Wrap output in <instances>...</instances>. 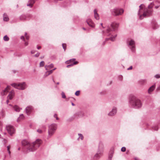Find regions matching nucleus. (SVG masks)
<instances>
[{"mask_svg": "<svg viewBox=\"0 0 160 160\" xmlns=\"http://www.w3.org/2000/svg\"><path fill=\"white\" fill-rule=\"evenodd\" d=\"M26 39H27V40H28L29 39V36L28 35H27V36H26L25 37Z\"/></svg>", "mask_w": 160, "mask_h": 160, "instance_id": "obj_47", "label": "nucleus"}, {"mask_svg": "<svg viewBox=\"0 0 160 160\" xmlns=\"http://www.w3.org/2000/svg\"><path fill=\"white\" fill-rule=\"evenodd\" d=\"M152 129L154 130L157 131L158 129V128L157 126L155 125L152 127Z\"/></svg>", "mask_w": 160, "mask_h": 160, "instance_id": "obj_31", "label": "nucleus"}, {"mask_svg": "<svg viewBox=\"0 0 160 160\" xmlns=\"http://www.w3.org/2000/svg\"><path fill=\"white\" fill-rule=\"evenodd\" d=\"M50 75V74H49V72H48L47 71V72H45L44 75V77L45 78V77H47L48 76V75Z\"/></svg>", "mask_w": 160, "mask_h": 160, "instance_id": "obj_33", "label": "nucleus"}, {"mask_svg": "<svg viewBox=\"0 0 160 160\" xmlns=\"http://www.w3.org/2000/svg\"><path fill=\"white\" fill-rule=\"evenodd\" d=\"M3 40L5 41H8L9 40V38L6 35L4 37Z\"/></svg>", "mask_w": 160, "mask_h": 160, "instance_id": "obj_27", "label": "nucleus"}, {"mask_svg": "<svg viewBox=\"0 0 160 160\" xmlns=\"http://www.w3.org/2000/svg\"><path fill=\"white\" fill-rule=\"evenodd\" d=\"M80 91H77L75 93V95L77 96H78L80 94Z\"/></svg>", "mask_w": 160, "mask_h": 160, "instance_id": "obj_37", "label": "nucleus"}, {"mask_svg": "<svg viewBox=\"0 0 160 160\" xmlns=\"http://www.w3.org/2000/svg\"><path fill=\"white\" fill-rule=\"evenodd\" d=\"M6 129L9 134L11 135H12L15 132V130L14 127L11 125L7 126Z\"/></svg>", "mask_w": 160, "mask_h": 160, "instance_id": "obj_8", "label": "nucleus"}, {"mask_svg": "<svg viewBox=\"0 0 160 160\" xmlns=\"http://www.w3.org/2000/svg\"><path fill=\"white\" fill-rule=\"evenodd\" d=\"M40 55V53L39 52L37 53L34 55V57H39Z\"/></svg>", "mask_w": 160, "mask_h": 160, "instance_id": "obj_43", "label": "nucleus"}, {"mask_svg": "<svg viewBox=\"0 0 160 160\" xmlns=\"http://www.w3.org/2000/svg\"><path fill=\"white\" fill-rule=\"evenodd\" d=\"M9 19L6 13H4L3 14V20L4 21L7 22L9 21Z\"/></svg>", "mask_w": 160, "mask_h": 160, "instance_id": "obj_20", "label": "nucleus"}, {"mask_svg": "<svg viewBox=\"0 0 160 160\" xmlns=\"http://www.w3.org/2000/svg\"><path fill=\"white\" fill-rule=\"evenodd\" d=\"M9 100H7V101H6V102H7V104H8V103L9 102Z\"/></svg>", "mask_w": 160, "mask_h": 160, "instance_id": "obj_55", "label": "nucleus"}, {"mask_svg": "<svg viewBox=\"0 0 160 160\" xmlns=\"http://www.w3.org/2000/svg\"><path fill=\"white\" fill-rule=\"evenodd\" d=\"M56 68H54L52 70H53V71L54 70H56Z\"/></svg>", "mask_w": 160, "mask_h": 160, "instance_id": "obj_58", "label": "nucleus"}, {"mask_svg": "<svg viewBox=\"0 0 160 160\" xmlns=\"http://www.w3.org/2000/svg\"><path fill=\"white\" fill-rule=\"evenodd\" d=\"M132 66H131L129 68H128L127 69L128 70H131V69H132Z\"/></svg>", "mask_w": 160, "mask_h": 160, "instance_id": "obj_48", "label": "nucleus"}, {"mask_svg": "<svg viewBox=\"0 0 160 160\" xmlns=\"http://www.w3.org/2000/svg\"><path fill=\"white\" fill-rule=\"evenodd\" d=\"M103 151L102 150L98 151L97 153L95 154L93 158L91 160H98L102 155Z\"/></svg>", "mask_w": 160, "mask_h": 160, "instance_id": "obj_9", "label": "nucleus"}, {"mask_svg": "<svg viewBox=\"0 0 160 160\" xmlns=\"http://www.w3.org/2000/svg\"><path fill=\"white\" fill-rule=\"evenodd\" d=\"M54 66L53 64H51L49 65H46L45 68L46 70H48L53 68Z\"/></svg>", "mask_w": 160, "mask_h": 160, "instance_id": "obj_18", "label": "nucleus"}, {"mask_svg": "<svg viewBox=\"0 0 160 160\" xmlns=\"http://www.w3.org/2000/svg\"><path fill=\"white\" fill-rule=\"evenodd\" d=\"M22 142L23 146L26 147L27 152H33L39 147L42 141L41 139H37L35 142L30 143L26 140H23Z\"/></svg>", "mask_w": 160, "mask_h": 160, "instance_id": "obj_2", "label": "nucleus"}, {"mask_svg": "<svg viewBox=\"0 0 160 160\" xmlns=\"http://www.w3.org/2000/svg\"><path fill=\"white\" fill-rule=\"evenodd\" d=\"M32 109V107L31 106H28L26 108V112L28 115H29Z\"/></svg>", "mask_w": 160, "mask_h": 160, "instance_id": "obj_14", "label": "nucleus"}, {"mask_svg": "<svg viewBox=\"0 0 160 160\" xmlns=\"http://www.w3.org/2000/svg\"><path fill=\"white\" fill-rule=\"evenodd\" d=\"M83 30H85L86 29V28H83Z\"/></svg>", "mask_w": 160, "mask_h": 160, "instance_id": "obj_60", "label": "nucleus"}, {"mask_svg": "<svg viewBox=\"0 0 160 160\" xmlns=\"http://www.w3.org/2000/svg\"><path fill=\"white\" fill-rule=\"evenodd\" d=\"M129 104L130 106L135 108H139L142 106L140 100L134 96L129 98Z\"/></svg>", "mask_w": 160, "mask_h": 160, "instance_id": "obj_3", "label": "nucleus"}, {"mask_svg": "<svg viewBox=\"0 0 160 160\" xmlns=\"http://www.w3.org/2000/svg\"><path fill=\"white\" fill-rule=\"evenodd\" d=\"M155 85H153L152 86H151L148 89V93L149 94H150L155 89Z\"/></svg>", "mask_w": 160, "mask_h": 160, "instance_id": "obj_19", "label": "nucleus"}, {"mask_svg": "<svg viewBox=\"0 0 160 160\" xmlns=\"http://www.w3.org/2000/svg\"><path fill=\"white\" fill-rule=\"evenodd\" d=\"M62 98H66V96H65V95L64 93L63 92H62Z\"/></svg>", "mask_w": 160, "mask_h": 160, "instance_id": "obj_36", "label": "nucleus"}, {"mask_svg": "<svg viewBox=\"0 0 160 160\" xmlns=\"http://www.w3.org/2000/svg\"><path fill=\"white\" fill-rule=\"evenodd\" d=\"M37 132L40 133H41L42 132V131L41 130L39 129L37 130Z\"/></svg>", "mask_w": 160, "mask_h": 160, "instance_id": "obj_44", "label": "nucleus"}, {"mask_svg": "<svg viewBox=\"0 0 160 160\" xmlns=\"http://www.w3.org/2000/svg\"><path fill=\"white\" fill-rule=\"evenodd\" d=\"M14 92L13 90H12L9 93V94L8 96V98H9V99L11 100L14 96Z\"/></svg>", "mask_w": 160, "mask_h": 160, "instance_id": "obj_17", "label": "nucleus"}, {"mask_svg": "<svg viewBox=\"0 0 160 160\" xmlns=\"http://www.w3.org/2000/svg\"><path fill=\"white\" fill-rule=\"evenodd\" d=\"M27 35H27V33L26 32H25V37L26 36H27Z\"/></svg>", "mask_w": 160, "mask_h": 160, "instance_id": "obj_56", "label": "nucleus"}, {"mask_svg": "<svg viewBox=\"0 0 160 160\" xmlns=\"http://www.w3.org/2000/svg\"><path fill=\"white\" fill-rule=\"evenodd\" d=\"M52 80H53V82H54V79H53V78H52Z\"/></svg>", "mask_w": 160, "mask_h": 160, "instance_id": "obj_63", "label": "nucleus"}, {"mask_svg": "<svg viewBox=\"0 0 160 160\" xmlns=\"http://www.w3.org/2000/svg\"><path fill=\"white\" fill-rule=\"evenodd\" d=\"M78 63V62L77 61L74 62L73 63H71V64H69L67 66V67L68 68H69L73 66L74 65H76Z\"/></svg>", "mask_w": 160, "mask_h": 160, "instance_id": "obj_25", "label": "nucleus"}, {"mask_svg": "<svg viewBox=\"0 0 160 160\" xmlns=\"http://www.w3.org/2000/svg\"><path fill=\"white\" fill-rule=\"evenodd\" d=\"M117 112V108L114 107L111 111L108 114V115L110 116H113L115 115Z\"/></svg>", "mask_w": 160, "mask_h": 160, "instance_id": "obj_12", "label": "nucleus"}, {"mask_svg": "<svg viewBox=\"0 0 160 160\" xmlns=\"http://www.w3.org/2000/svg\"><path fill=\"white\" fill-rule=\"evenodd\" d=\"M109 40H110V39H109ZM108 41V40H105V41H104V42H102V45H104L105 44V42H106V41Z\"/></svg>", "mask_w": 160, "mask_h": 160, "instance_id": "obj_49", "label": "nucleus"}, {"mask_svg": "<svg viewBox=\"0 0 160 160\" xmlns=\"http://www.w3.org/2000/svg\"><path fill=\"white\" fill-rule=\"evenodd\" d=\"M7 151L8 152L9 154H10L11 152L10 151V147L9 146H8L7 147Z\"/></svg>", "mask_w": 160, "mask_h": 160, "instance_id": "obj_38", "label": "nucleus"}, {"mask_svg": "<svg viewBox=\"0 0 160 160\" xmlns=\"http://www.w3.org/2000/svg\"><path fill=\"white\" fill-rule=\"evenodd\" d=\"M57 125L55 123H52L48 126V138H50L53 135L57 129Z\"/></svg>", "mask_w": 160, "mask_h": 160, "instance_id": "obj_4", "label": "nucleus"}, {"mask_svg": "<svg viewBox=\"0 0 160 160\" xmlns=\"http://www.w3.org/2000/svg\"><path fill=\"white\" fill-rule=\"evenodd\" d=\"M13 109L16 112H19L21 109L19 107L17 106H15L13 107Z\"/></svg>", "mask_w": 160, "mask_h": 160, "instance_id": "obj_24", "label": "nucleus"}, {"mask_svg": "<svg viewBox=\"0 0 160 160\" xmlns=\"http://www.w3.org/2000/svg\"><path fill=\"white\" fill-rule=\"evenodd\" d=\"M142 5H143V4H141L139 7V9L138 12V15H140V14L141 13V11L142 9Z\"/></svg>", "mask_w": 160, "mask_h": 160, "instance_id": "obj_26", "label": "nucleus"}, {"mask_svg": "<svg viewBox=\"0 0 160 160\" xmlns=\"http://www.w3.org/2000/svg\"><path fill=\"white\" fill-rule=\"evenodd\" d=\"M24 118V116L23 114H21L20 115L19 117L18 118L17 121H18L19 120H21L23 119Z\"/></svg>", "mask_w": 160, "mask_h": 160, "instance_id": "obj_28", "label": "nucleus"}, {"mask_svg": "<svg viewBox=\"0 0 160 160\" xmlns=\"http://www.w3.org/2000/svg\"><path fill=\"white\" fill-rule=\"evenodd\" d=\"M126 149L125 147H123L121 149V151L122 152H124L126 151Z\"/></svg>", "mask_w": 160, "mask_h": 160, "instance_id": "obj_39", "label": "nucleus"}, {"mask_svg": "<svg viewBox=\"0 0 160 160\" xmlns=\"http://www.w3.org/2000/svg\"><path fill=\"white\" fill-rule=\"evenodd\" d=\"M41 48V47L40 46H38L37 47V49H39Z\"/></svg>", "mask_w": 160, "mask_h": 160, "instance_id": "obj_52", "label": "nucleus"}, {"mask_svg": "<svg viewBox=\"0 0 160 160\" xmlns=\"http://www.w3.org/2000/svg\"><path fill=\"white\" fill-rule=\"evenodd\" d=\"M86 22L89 26L92 28H94V27L95 24L90 19H88L86 21Z\"/></svg>", "mask_w": 160, "mask_h": 160, "instance_id": "obj_13", "label": "nucleus"}, {"mask_svg": "<svg viewBox=\"0 0 160 160\" xmlns=\"http://www.w3.org/2000/svg\"><path fill=\"white\" fill-rule=\"evenodd\" d=\"M47 71L48 72H49V73L50 74H51L53 72V70H50L49 71Z\"/></svg>", "mask_w": 160, "mask_h": 160, "instance_id": "obj_45", "label": "nucleus"}, {"mask_svg": "<svg viewBox=\"0 0 160 160\" xmlns=\"http://www.w3.org/2000/svg\"><path fill=\"white\" fill-rule=\"evenodd\" d=\"M101 26H102V23H101Z\"/></svg>", "mask_w": 160, "mask_h": 160, "instance_id": "obj_64", "label": "nucleus"}, {"mask_svg": "<svg viewBox=\"0 0 160 160\" xmlns=\"http://www.w3.org/2000/svg\"><path fill=\"white\" fill-rule=\"evenodd\" d=\"M152 26L154 29H157L158 27V26L155 21H153Z\"/></svg>", "mask_w": 160, "mask_h": 160, "instance_id": "obj_22", "label": "nucleus"}, {"mask_svg": "<svg viewBox=\"0 0 160 160\" xmlns=\"http://www.w3.org/2000/svg\"><path fill=\"white\" fill-rule=\"evenodd\" d=\"M62 46L63 47V49H64V51L66 49V44H62Z\"/></svg>", "mask_w": 160, "mask_h": 160, "instance_id": "obj_35", "label": "nucleus"}, {"mask_svg": "<svg viewBox=\"0 0 160 160\" xmlns=\"http://www.w3.org/2000/svg\"><path fill=\"white\" fill-rule=\"evenodd\" d=\"M21 39L22 40H23V41H24V37L23 36H22L21 37Z\"/></svg>", "mask_w": 160, "mask_h": 160, "instance_id": "obj_46", "label": "nucleus"}, {"mask_svg": "<svg viewBox=\"0 0 160 160\" xmlns=\"http://www.w3.org/2000/svg\"><path fill=\"white\" fill-rule=\"evenodd\" d=\"M75 58H72L69 60V61H67L66 62V63L67 64H71V63H73L74 62H75Z\"/></svg>", "mask_w": 160, "mask_h": 160, "instance_id": "obj_23", "label": "nucleus"}, {"mask_svg": "<svg viewBox=\"0 0 160 160\" xmlns=\"http://www.w3.org/2000/svg\"><path fill=\"white\" fill-rule=\"evenodd\" d=\"M44 58V56H42V57H41L40 58L42 59V58Z\"/></svg>", "mask_w": 160, "mask_h": 160, "instance_id": "obj_59", "label": "nucleus"}, {"mask_svg": "<svg viewBox=\"0 0 160 160\" xmlns=\"http://www.w3.org/2000/svg\"><path fill=\"white\" fill-rule=\"evenodd\" d=\"M152 11L151 10H147L146 12H144L142 15H140L139 19H142L144 17L149 16L151 15L152 13Z\"/></svg>", "mask_w": 160, "mask_h": 160, "instance_id": "obj_10", "label": "nucleus"}, {"mask_svg": "<svg viewBox=\"0 0 160 160\" xmlns=\"http://www.w3.org/2000/svg\"><path fill=\"white\" fill-rule=\"evenodd\" d=\"M54 117L55 118H56V119L57 120H58L59 118H58V117H57V115L56 114H55L54 115Z\"/></svg>", "mask_w": 160, "mask_h": 160, "instance_id": "obj_42", "label": "nucleus"}, {"mask_svg": "<svg viewBox=\"0 0 160 160\" xmlns=\"http://www.w3.org/2000/svg\"><path fill=\"white\" fill-rule=\"evenodd\" d=\"M31 53L32 54H33L35 53V51L34 50H32L31 51Z\"/></svg>", "mask_w": 160, "mask_h": 160, "instance_id": "obj_50", "label": "nucleus"}, {"mask_svg": "<svg viewBox=\"0 0 160 160\" xmlns=\"http://www.w3.org/2000/svg\"><path fill=\"white\" fill-rule=\"evenodd\" d=\"M81 113L82 114V116H83V114L81 112H79L78 113Z\"/></svg>", "mask_w": 160, "mask_h": 160, "instance_id": "obj_57", "label": "nucleus"}, {"mask_svg": "<svg viewBox=\"0 0 160 160\" xmlns=\"http://www.w3.org/2000/svg\"><path fill=\"white\" fill-rule=\"evenodd\" d=\"M145 80H142L139 81V84L141 85H143L145 82Z\"/></svg>", "mask_w": 160, "mask_h": 160, "instance_id": "obj_29", "label": "nucleus"}, {"mask_svg": "<svg viewBox=\"0 0 160 160\" xmlns=\"http://www.w3.org/2000/svg\"><path fill=\"white\" fill-rule=\"evenodd\" d=\"M10 86H8L7 88L4 90H3L1 92V94L3 96L6 95L8 91V89H9Z\"/></svg>", "mask_w": 160, "mask_h": 160, "instance_id": "obj_15", "label": "nucleus"}, {"mask_svg": "<svg viewBox=\"0 0 160 160\" xmlns=\"http://www.w3.org/2000/svg\"><path fill=\"white\" fill-rule=\"evenodd\" d=\"M11 85L15 88L20 90H24L26 88V84L24 82L19 83H13Z\"/></svg>", "mask_w": 160, "mask_h": 160, "instance_id": "obj_5", "label": "nucleus"}, {"mask_svg": "<svg viewBox=\"0 0 160 160\" xmlns=\"http://www.w3.org/2000/svg\"><path fill=\"white\" fill-rule=\"evenodd\" d=\"M28 4L27 6L30 7V8H32V6L33 4L35 3L34 0H30L29 1Z\"/></svg>", "mask_w": 160, "mask_h": 160, "instance_id": "obj_21", "label": "nucleus"}, {"mask_svg": "<svg viewBox=\"0 0 160 160\" xmlns=\"http://www.w3.org/2000/svg\"><path fill=\"white\" fill-rule=\"evenodd\" d=\"M24 44L25 46H27L28 45V43L27 42H25Z\"/></svg>", "mask_w": 160, "mask_h": 160, "instance_id": "obj_51", "label": "nucleus"}, {"mask_svg": "<svg viewBox=\"0 0 160 160\" xmlns=\"http://www.w3.org/2000/svg\"><path fill=\"white\" fill-rule=\"evenodd\" d=\"M153 5V3H151V5H148V8H152V6Z\"/></svg>", "mask_w": 160, "mask_h": 160, "instance_id": "obj_40", "label": "nucleus"}, {"mask_svg": "<svg viewBox=\"0 0 160 160\" xmlns=\"http://www.w3.org/2000/svg\"><path fill=\"white\" fill-rule=\"evenodd\" d=\"M57 84H59V82H57Z\"/></svg>", "mask_w": 160, "mask_h": 160, "instance_id": "obj_61", "label": "nucleus"}, {"mask_svg": "<svg viewBox=\"0 0 160 160\" xmlns=\"http://www.w3.org/2000/svg\"><path fill=\"white\" fill-rule=\"evenodd\" d=\"M72 105L73 106H74L75 105V104L73 103V102H72Z\"/></svg>", "mask_w": 160, "mask_h": 160, "instance_id": "obj_54", "label": "nucleus"}, {"mask_svg": "<svg viewBox=\"0 0 160 160\" xmlns=\"http://www.w3.org/2000/svg\"><path fill=\"white\" fill-rule=\"evenodd\" d=\"M112 158V156H109V160H111Z\"/></svg>", "mask_w": 160, "mask_h": 160, "instance_id": "obj_53", "label": "nucleus"}, {"mask_svg": "<svg viewBox=\"0 0 160 160\" xmlns=\"http://www.w3.org/2000/svg\"><path fill=\"white\" fill-rule=\"evenodd\" d=\"M112 29L108 27L102 31V34L103 37H108L109 38H106V40L110 39L111 41H113L117 36V35H112V32L114 31L118 26V24L115 22H113L111 25Z\"/></svg>", "mask_w": 160, "mask_h": 160, "instance_id": "obj_1", "label": "nucleus"}, {"mask_svg": "<svg viewBox=\"0 0 160 160\" xmlns=\"http://www.w3.org/2000/svg\"><path fill=\"white\" fill-rule=\"evenodd\" d=\"M31 17V15L29 14L27 15L22 14L19 17V19L22 21H24L29 19Z\"/></svg>", "mask_w": 160, "mask_h": 160, "instance_id": "obj_11", "label": "nucleus"}, {"mask_svg": "<svg viewBox=\"0 0 160 160\" xmlns=\"http://www.w3.org/2000/svg\"><path fill=\"white\" fill-rule=\"evenodd\" d=\"M155 77L156 78H160V75L159 74H157L155 76Z\"/></svg>", "mask_w": 160, "mask_h": 160, "instance_id": "obj_41", "label": "nucleus"}, {"mask_svg": "<svg viewBox=\"0 0 160 160\" xmlns=\"http://www.w3.org/2000/svg\"><path fill=\"white\" fill-rule=\"evenodd\" d=\"M127 44L131 50L133 52H134L135 49L134 41L132 40H131L130 41H127Z\"/></svg>", "mask_w": 160, "mask_h": 160, "instance_id": "obj_7", "label": "nucleus"}, {"mask_svg": "<svg viewBox=\"0 0 160 160\" xmlns=\"http://www.w3.org/2000/svg\"><path fill=\"white\" fill-rule=\"evenodd\" d=\"M78 135L79 136V138H80L81 140H82L83 139V137L82 134L79 133Z\"/></svg>", "mask_w": 160, "mask_h": 160, "instance_id": "obj_34", "label": "nucleus"}, {"mask_svg": "<svg viewBox=\"0 0 160 160\" xmlns=\"http://www.w3.org/2000/svg\"><path fill=\"white\" fill-rule=\"evenodd\" d=\"M135 160H138L136 158H135Z\"/></svg>", "mask_w": 160, "mask_h": 160, "instance_id": "obj_62", "label": "nucleus"}, {"mask_svg": "<svg viewBox=\"0 0 160 160\" xmlns=\"http://www.w3.org/2000/svg\"><path fill=\"white\" fill-rule=\"evenodd\" d=\"M44 62L43 61H42L40 62L39 64V66L40 67H42L44 66Z\"/></svg>", "mask_w": 160, "mask_h": 160, "instance_id": "obj_32", "label": "nucleus"}, {"mask_svg": "<svg viewBox=\"0 0 160 160\" xmlns=\"http://www.w3.org/2000/svg\"><path fill=\"white\" fill-rule=\"evenodd\" d=\"M156 3H157L158 5L155 6L156 9L158 8L160 6V2H157Z\"/></svg>", "mask_w": 160, "mask_h": 160, "instance_id": "obj_30", "label": "nucleus"}, {"mask_svg": "<svg viewBox=\"0 0 160 160\" xmlns=\"http://www.w3.org/2000/svg\"><path fill=\"white\" fill-rule=\"evenodd\" d=\"M94 17L95 18L96 20H99V16L98 13V10L95 9H94Z\"/></svg>", "mask_w": 160, "mask_h": 160, "instance_id": "obj_16", "label": "nucleus"}, {"mask_svg": "<svg viewBox=\"0 0 160 160\" xmlns=\"http://www.w3.org/2000/svg\"><path fill=\"white\" fill-rule=\"evenodd\" d=\"M124 12V10L122 9L115 8L111 10L112 14L114 16H118L122 15Z\"/></svg>", "mask_w": 160, "mask_h": 160, "instance_id": "obj_6", "label": "nucleus"}]
</instances>
